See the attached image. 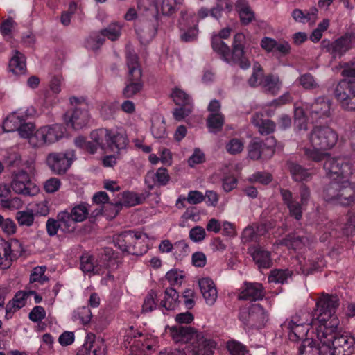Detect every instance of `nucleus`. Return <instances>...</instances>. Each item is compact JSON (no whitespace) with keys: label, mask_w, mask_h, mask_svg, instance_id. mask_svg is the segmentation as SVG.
<instances>
[{"label":"nucleus","mask_w":355,"mask_h":355,"mask_svg":"<svg viewBox=\"0 0 355 355\" xmlns=\"http://www.w3.org/2000/svg\"><path fill=\"white\" fill-rule=\"evenodd\" d=\"M338 306L336 296L322 294L311 314H296L287 319L282 328L293 342L318 340L322 343V352L325 355L340 354L343 352V347L352 343V339L348 341L341 336L340 340H334L339 335L340 321L335 314Z\"/></svg>","instance_id":"f257e3e1"},{"label":"nucleus","mask_w":355,"mask_h":355,"mask_svg":"<svg viewBox=\"0 0 355 355\" xmlns=\"http://www.w3.org/2000/svg\"><path fill=\"white\" fill-rule=\"evenodd\" d=\"M326 171L331 183L326 189L327 200L347 206L355 200V189L348 180L352 174V167L346 157H328L324 162Z\"/></svg>","instance_id":"f03ea898"},{"label":"nucleus","mask_w":355,"mask_h":355,"mask_svg":"<svg viewBox=\"0 0 355 355\" xmlns=\"http://www.w3.org/2000/svg\"><path fill=\"white\" fill-rule=\"evenodd\" d=\"M165 331L175 343L187 344L184 352H186L187 355L213 354L215 343L205 337L203 333L191 327L167 326Z\"/></svg>","instance_id":"7ed1b4c3"},{"label":"nucleus","mask_w":355,"mask_h":355,"mask_svg":"<svg viewBox=\"0 0 355 355\" xmlns=\"http://www.w3.org/2000/svg\"><path fill=\"white\" fill-rule=\"evenodd\" d=\"M338 139L337 132L329 126H316L309 135V146L304 147L308 158L320 162L329 156L328 150L333 148Z\"/></svg>","instance_id":"20e7f679"},{"label":"nucleus","mask_w":355,"mask_h":355,"mask_svg":"<svg viewBox=\"0 0 355 355\" xmlns=\"http://www.w3.org/2000/svg\"><path fill=\"white\" fill-rule=\"evenodd\" d=\"M146 239L147 235L144 233L128 231L116 235L112 241L121 252L138 256L147 251Z\"/></svg>","instance_id":"39448f33"},{"label":"nucleus","mask_w":355,"mask_h":355,"mask_svg":"<svg viewBox=\"0 0 355 355\" xmlns=\"http://www.w3.org/2000/svg\"><path fill=\"white\" fill-rule=\"evenodd\" d=\"M70 102L72 105L76 104L77 106L66 112L63 119L68 127L74 130H80L87 125L89 120L87 105L76 97H71Z\"/></svg>","instance_id":"423d86ee"},{"label":"nucleus","mask_w":355,"mask_h":355,"mask_svg":"<svg viewBox=\"0 0 355 355\" xmlns=\"http://www.w3.org/2000/svg\"><path fill=\"white\" fill-rule=\"evenodd\" d=\"M339 335L334 340H340V337H344L349 341L352 339V343L347 345V347H343V352L341 354H335V355H345L350 352V349L354 347L355 344L354 338L349 334L343 331L340 326H338ZM323 344L322 342H318V340H305L302 345L299 349V355H325L322 352Z\"/></svg>","instance_id":"0eeeda50"},{"label":"nucleus","mask_w":355,"mask_h":355,"mask_svg":"<svg viewBox=\"0 0 355 355\" xmlns=\"http://www.w3.org/2000/svg\"><path fill=\"white\" fill-rule=\"evenodd\" d=\"M10 186L16 193L25 196H34L38 191V188L31 182L29 175L24 170L12 172Z\"/></svg>","instance_id":"6e6552de"},{"label":"nucleus","mask_w":355,"mask_h":355,"mask_svg":"<svg viewBox=\"0 0 355 355\" xmlns=\"http://www.w3.org/2000/svg\"><path fill=\"white\" fill-rule=\"evenodd\" d=\"M336 98L340 101L343 108L355 110V80H342L335 90Z\"/></svg>","instance_id":"1a4fd4ad"},{"label":"nucleus","mask_w":355,"mask_h":355,"mask_svg":"<svg viewBox=\"0 0 355 355\" xmlns=\"http://www.w3.org/2000/svg\"><path fill=\"white\" fill-rule=\"evenodd\" d=\"M171 96L175 103L180 106L173 112L174 118L181 121L192 111L191 99L184 91L178 87L173 89Z\"/></svg>","instance_id":"9d476101"},{"label":"nucleus","mask_w":355,"mask_h":355,"mask_svg":"<svg viewBox=\"0 0 355 355\" xmlns=\"http://www.w3.org/2000/svg\"><path fill=\"white\" fill-rule=\"evenodd\" d=\"M66 128L62 124L44 126L34 133L39 144H50L64 137Z\"/></svg>","instance_id":"9b49d317"},{"label":"nucleus","mask_w":355,"mask_h":355,"mask_svg":"<svg viewBox=\"0 0 355 355\" xmlns=\"http://www.w3.org/2000/svg\"><path fill=\"white\" fill-rule=\"evenodd\" d=\"M124 337L125 347L129 348L131 352L135 355H138V352H144L146 349H150L151 345L149 342L144 343L146 336L135 329L133 327H130L125 330Z\"/></svg>","instance_id":"f8f14e48"},{"label":"nucleus","mask_w":355,"mask_h":355,"mask_svg":"<svg viewBox=\"0 0 355 355\" xmlns=\"http://www.w3.org/2000/svg\"><path fill=\"white\" fill-rule=\"evenodd\" d=\"M244 41L245 35L243 33H238L234 35L232 43V51H230V60L226 62L230 64L237 63L241 68L245 69L250 67V63L245 56Z\"/></svg>","instance_id":"ddd939ff"},{"label":"nucleus","mask_w":355,"mask_h":355,"mask_svg":"<svg viewBox=\"0 0 355 355\" xmlns=\"http://www.w3.org/2000/svg\"><path fill=\"white\" fill-rule=\"evenodd\" d=\"M46 162L50 169L56 174H64L70 168L72 158L69 153H51L46 159Z\"/></svg>","instance_id":"4468645a"},{"label":"nucleus","mask_w":355,"mask_h":355,"mask_svg":"<svg viewBox=\"0 0 355 355\" xmlns=\"http://www.w3.org/2000/svg\"><path fill=\"white\" fill-rule=\"evenodd\" d=\"M306 110H309V114L312 122L326 117L331 114V103L329 99L324 97H320L311 104H304Z\"/></svg>","instance_id":"2eb2a0df"},{"label":"nucleus","mask_w":355,"mask_h":355,"mask_svg":"<svg viewBox=\"0 0 355 355\" xmlns=\"http://www.w3.org/2000/svg\"><path fill=\"white\" fill-rule=\"evenodd\" d=\"M220 110V102L217 100L211 101L208 106L209 114L207 118V127L211 132L220 131L223 126L225 117Z\"/></svg>","instance_id":"dca6fc26"},{"label":"nucleus","mask_w":355,"mask_h":355,"mask_svg":"<svg viewBox=\"0 0 355 355\" xmlns=\"http://www.w3.org/2000/svg\"><path fill=\"white\" fill-rule=\"evenodd\" d=\"M232 30L230 28H223L218 34H214L211 37V46L213 50L218 53L225 62L230 60V48L222 40L230 37Z\"/></svg>","instance_id":"f3484780"},{"label":"nucleus","mask_w":355,"mask_h":355,"mask_svg":"<svg viewBox=\"0 0 355 355\" xmlns=\"http://www.w3.org/2000/svg\"><path fill=\"white\" fill-rule=\"evenodd\" d=\"M145 198L139 196L137 193L126 191L118 194L112 202V214L116 215L123 207H132L142 203Z\"/></svg>","instance_id":"a211bd4d"},{"label":"nucleus","mask_w":355,"mask_h":355,"mask_svg":"<svg viewBox=\"0 0 355 355\" xmlns=\"http://www.w3.org/2000/svg\"><path fill=\"white\" fill-rule=\"evenodd\" d=\"M182 0H162L159 7L157 0H141L138 3V6L144 7L146 10L153 9L154 12H161L163 15H170L175 9V6L181 3Z\"/></svg>","instance_id":"6ab92c4d"},{"label":"nucleus","mask_w":355,"mask_h":355,"mask_svg":"<svg viewBox=\"0 0 355 355\" xmlns=\"http://www.w3.org/2000/svg\"><path fill=\"white\" fill-rule=\"evenodd\" d=\"M198 286L206 304L214 305L218 298V291L214 281L209 277H202L198 280Z\"/></svg>","instance_id":"aec40b11"},{"label":"nucleus","mask_w":355,"mask_h":355,"mask_svg":"<svg viewBox=\"0 0 355 355\" xmlns=\"http://www.w3.org/2000/svg\"><path fill=\"white\" fill-rule=\"evenodd\" d=\"M264 296L262 285L259 283H245L239 295V299L243 300L256 301L261 300Z\"/></svg>","instance_id":"412c9836"},{"label":"nucleus","mask_w":355,"mask_h":355,"mask_svg":"<svg viewBox=\"0 0 355 355\" xmlns=\"http://www.w3.org/2000/svg\"><path fill=\"white\" fill-rule=\"evenodd\" d=\"M128 144V137L123 128H119L112 132V158H117L125 152Z\"/></svg>","instance_id":"4be33fe9"},{"label":"nucleus","mask_w":355,"mask_h":355,"mask_svg":"<svg viewBox=\"0 0 355 355\" xmlns=\"http://www.w3.org/2000/svg\"><path fill=\"white\" fill-rule=\"evenodd\" d=\"M355 44V35L347 34L335 40L330 45L334 56H341Z\"/></svg>","instance_id":"5701e85b"},{"label":"nucleus","mask_w":355,"mask_h":355,"mask_svg":"<svg viewBox=\"0 0 355 355\" xmlns=\"http://www.w3.org/2000/svg\"><path fill=\"white\" fill-rule=\"evenodd\" d=\"M210 15V10L205 7L200 8L197 13L191 10H187L182 12L181 24L197 25L200 20L207 17Z\"/></svg>","instance_id":"b1692460"},{"label":"nucleus","mask_w":355,"mask_h":355,"mask_svg":"<svg viewBox=\"0 0 355 355\" xmlns=\"http://www.w3.org/2000/svg\"><path fill=\"white\" fill-rule=\"evenodd\" d=\"M126 79H142V69L135 53H128L126 60Z\"/></svg>","instance_id":"393cba45"},{"label":"nucleus","mask_w":355,"mask_h":355,"mask_svg":"<svg viewBox=\"0 0 355 355\" xmlns=\"http://www.w3.org/2000/svg\"><path fill=\"white\" fill-rule=\"evenodd\" d=\"M250 254L259 268H268L271 266L272 259L269 251L261 247H255L250 249Z\"/></svg>","instance_id":"a878e982"},{"label":"nucleus","mask_w":355,"mask_h":355,"mask_svg":"<svg viewBox=\"0 0 355 355\" xmlns=\"http://www.w3.org/2000/svg\"><path fill=\"white\" fill-rule=\"evenodd\" d=\"M111 30L105 28L101 31L100 33H92L85 41V46L88 49L92 51L98 50L105 40V37L110 38Z\"/></svg>","instance_id":"bb28decb"},{"label":"nucleus","mask_w":355,"mask_h":355,"mask_svg":"<svg viewBox=\"0 0 355 355\" xmlns=\"http://www.w3.org/2000/svg\"><path fill=\"white\" fill-rule=\"evenodd\" d=\"M169 181V175L164 168H159L156 173L149 172L146 175L145 182L149 188H152L154 184L166 185Z\"/></svg>","instance_id":"cd10ccee"},{"label":"nucleus","mask_w":355,"mask_h":355,"mask_svg":"<svg viewBox=\"0 0 355 355\" xmlns=\"http://www.w3.org/2000/svg\"><path fill=\"white\" fill-rule=\"evenodd\" d=\"M92 140L102 150L111 147V134L107 129H98L90 133Z\"/></svg>","instance_id":"c85d7f7f"},{"label":"nucleus","mask_w":355,"mask_h":355,"mask_svg":"<svg viewBox=\"0 0 355 355\" xmlns=\"http://www.w3.org/2000/svg\"><path fill=\"white\" fill-rule=\"evenodd\" d=\"M252 121L261 135H268L275 129V123L269 119H263L261 113H256Z\"/></svg>","instance_id":"c756f323"},{"label":"nucleus","mask_w":355,"mask_h":355,"mask_svg":"<svg viewBox=\"0 0 355 355\" xmlns=\"http://www.w3.org/2000/svg\"><path fill=\"white\" fill-rule=\"evenodd\" d=\"M180 304L179 294L173 288L165 290L161 305L166 310H175Z\"/></svg>","instance_id":"7c9ffc66"},{"label":"nucleus","mask_w":355,"mask_h":355,"mask_svg":"<svg viewBox=\"0 0 355 355\" xmlns=\"http://www.w3.org/2000/svg\"><path fill=\"white\" fill-rule=\"evenodd\" d=\"M144 89V82L142 79H126L124 88L122 90L123 96L126 98H130L141 92Z\"/></svg>","instance_id":"2f4dec72"},{"label":"nucleus","mask_w":355,"mask_h":355,"mask_svg":"<svg viewBox=\"0 0 355 355\" xmlns=\"http://www.w3.org/2000/svg\"><path fill=\"white\" fill-rule=\"evenodd\" d=\"M14 255L12 254L11 245L3 240L0 241V266L2 269L10 267Z\"/></svg>","instance_id":"473e14b6"},{"label":"nucleus","mask_w":355,"mask_h":355,"mask_svg":"<svg viewBox=\"0 0 355 355\" xmlns=\"http://www.w3.org/2000/svg\"><path fill=\"white\" fill-rule=\"evenodd\" d=\"M304 105L303 106H294V126L297 131L306 130L308 124V118L304 112Z\"/></svg>","instance_id":"72a5a7b5"},{"label":"nucleus","mask_w":355,"mask_h":355,"mask_svg":"<svg viewBox=\"0 0 355 355\" xmlns=\"http://www.w3.org/2000/svg\"><path fill=\"white\" fill-rule=\"evenodd\" d=\"M57 218L60 222V229L66 233H72L76 228L77 222L69 214L68 211H64L58 213Z\"/></svg>","instance_id":"f704fd0d"},{"label":"nucleus","mask_w":355,"mask_h":355,"mask_svg":"<svg viewBox=\"0 0 355 355\" xmlns=\"http://www.w3.org/2000/svg\"><path fill=\"white\" fill-rule=\"evenodd\" d=\"M267 232L266 225L262 224L257 227H247L243 232L242 239L245 242L256 241L259 236Z\"/></svg>","instance_id":"c9c22d12"},{"label":"nucleus","mask_w":355,"mask_h":355,"mask_svg":"<svg viewBox=\"0 0 355 355\" xmlns=\"http://www.w3.org/2000/svg\"><path fill=\"white\" fill-rule=\"evenodd\" d=\"M10 71L15 74H22L25 72L26 60L24 55L18 51H15V55L9 62Z\"/></svg>","instance_id":"e433bc0d"},{"label":"nucleus","mask_w":355,"mask_h":355,"mask_svg":"<svg viewBox=\"0 0 355 355\" xmlns=\"http://www.w3.org/2000/svg\"><path fill=\"white\" fill-rule=\"evenodd\" d=\"M281 195L283 200L287 204L291 215L297 220L300 219L302 216V208L297 202L291 200V193L288 190L282 189Z\"/></svg>","instance_id":"4c0bfd02"},{"label":"nucleus","mask_w":355,"mask_h":355,"mask_svg":"<svg viewBox=\"0 0 355 355\" xmlns=\"http://www.w3.org/2000/svg\"><path fill=\"white\" fill-rule=\"evenodd\" d=\"M109 196L106 192L98 191L96 193L92 198V202L93 203L98 205L99 207L92 211V216L93 217H96L103 214L104 205L107 204L109 202Z\"/></svg>","instance_id":"58836bf2"},{"label":"nucleus","mask_w":355,"mask_h":355,"mask_svg":"<svg viewBox=\"0 0 355 355\" xmlns=\"http://www.w3.org/2000/svg\"><path fill=\"white\" fill-rule=\"evenodd\" d=\"M268 315L263 309L258 304H254L249 313V319L250 322L258 321V327L263 325L267 320Z\"/></svg>","instance_id":"ea45409f"},{"label":"nucleus","mask_w":355,"mask_h":355,"mask_svg":"<svg viewBox=\"0 0 355 355\" xmlns=\"http://www.w3.org/2000/svg\"><path fill=\"white\" fill-rule=\"evenodd\" d=\"M291 275L292 272L288 270L275 269L270 272L268 282L283 284L287 282Z\"/></svg>","instance_id":"a19ab883"},{"label":"nucleus","mask_w":355,"mask_h":355,"mask_svg":"<svg viewBox=\"0 0 355 355\" xmlns=\"http://www.w3.org/2000/svg\"><path fill=\"white\" fill-rule=\"evenodd\" d=\"M76 355H105V348L94 342H87L79 349Z\"/></svg>","instance_id":"79ce46f5"},{"label":"nucleus","mask_w":355,"mask_h":355,"mask_svg":"<svg viewBox=\"0 0 355 355\" xmlns=\"http://www.w3.org/2000/svg\"><path fill=\"white\" fill-rule=\"evenodd\" d=\"M89 205L85 202H82L73 207L69 214L73 216L74 220L77 223L83 222L89 216Z\"/></svg>","instance_id":"37998d69"},{"label":"nucleus","mask_w":355,"mask_h":355,"mask_svg":"<svg viewBox=\"0 0 355 355\" xmlns=\"http://www.w3.org/2000/svg\"><path fill=\"white\" fill-rule=\"evenodd\" d=\"M262 86L271 94H276L282 87V83L278 76L269 75L264 78Z\"/></svg>","instance_id":"c03bdc74"},{"label":"nucleus","mask_w":355,"mask_h":355,"mask_svg":"<svg viewBox=\"0 0 355 355\" xmlns=\"http://www.w3.org/2000/svg\"><path fill=\"white\" fill-rule=\"evenodd\" d=\"M307 239L304 237H300L296 235H289L288 237L284 239L281 243L285 245L288 248H292L295 250H300L306 245Z\"/></svg>","instance_id":"a18cd8bd"},{"label":"nucleus","mask_w":355,"mask_h":355,"mask_svg":"<svg viewBox=\"0 0 355 355\" xmlns=\"http://www.w3.org/2000/svg\"><path fill=\"white\" fill-rule=\"evenodd\" d=\"M151 132L157 139H163L166 136V125L163 118L157 117L153 121Z\"/></svg>","instance_id":"49530a36"},{"label":"nucleus","mask_w":355,"mask_h":355,"mask_svg":"<svg viewBox=\"0 0 355 355\" xmlns=\"http://www.w3.org/2000/svg\"><path fill=\"white\" fill-rule=\"evenodd\" d=\"M189 252V247L186 241L180 240L174 243L173 254L176 259H182Z\"/></svg>","instance_id":"de8ad7c7"},{"label":"nucleus","mask_w":355,"mask_h":355,"mask_svg":"<svg viewBox=\"0 0 355 355\" xmlns=\"http://www.w3.org/2000/svg\"><path fill=\"white\" fill-rule=\"evenodd\" d=\"M22 123V119L15 115H9L3 123V128L6 132L18 130Z\"/></svg>","instance_id":"09e8293b"},{"label":"nucleus","mask_w":355,"mask_h":355,"mask_svg":"<svg viewBox=\"0 0 355 355\" xmlns=\"http://www.w3.org/2000/svg\"><path fill=\"white\" fill-rule=\"evenodd\" d=\"M289 170L293 178L295 181H303L309 177V172L297 164L291 163L289 164Z\"/></svg>","instance_id":"8fccbe9b"},{"label":"nucleus","mask_w":355,"mask_h":355,"mask_svg":"<svg viewBox=\"0 0 355 355\" xmlns=\"http://www.w3.org/2000/svg\"><path fill=\"white\" fill-rule=\"evenodd\" d=\"M263 152L262 144L257 138L253 139L248 146V156L252 159H258Z\"/></svg>","instance_id":"3c124183"},{"label":"nucleus","mask_w":355,"mask_h":355,"mask_svg":"<svg viewBox=\"0 0 355 355\" xmlns=\"http://www.w3.org/2000/svg\"><path fill=\"white\" fill-rule=\"evenodd\" d=\"M46 266H37L33 268L30 275V283L39 282L44 284L49 280V277L44 275Z\"/></svg>","instance_id":"603ef678"},{"label":"nucleus","mask_w":355,"mask_h":355,"mask_svg":"<svg viewBox=\"0 0 355 355\" xmlns=\"http://www.w3.org/2000/svg\"><path fill=\"white\" fill-rule=\"evenodd\" d=\"M227 347L231 355H247L246 347L241 343L234 340L227 342Z\"/></svg>","instance_id":"864d4df0"},{"label":"nucleus","mask_w":355,"mask_h":355,"mask_svg":"<svg viewBox=\"0 0 355 355\" xmlns=\"http://www.w3.org/2000/svg\"><path fill=\"white\" fill-rule=\"evenodd\" d=\"M263 73L261 66L257 63L254 64L252 74L248 80L249 84L253 87L259 85H263Z\"/></svg>","instance_id":"5fc2aeb1"},{"label":"nucleus","mask_w":355,"mask_h":355,"mask_svg":"<svg viewBox=\"0 0 355 355\" xmlns=\"http://www.w3.org/2000/svg\"><path fill=\"white\" fill-rule=\"evenodd\" d=\"M299 264V268L297 269V272H302L304 275H308L312 271L316 270L317 266L313 261L306 260V258H299L296 260Z\"/></svg>","instance_id":"6e6d98bb"},{"label":"nucleus","mask_w":355,"mask_h":355,"mask_svg":"<svg viewBox=\"0 0 355 355\" xmlns=\"http://www.w3.org/2000/svg\"><path fill=\"white\" fill-rule=\"evenodd\" d=\"M184 278L183 271L171 269L166 274V279L171 285H180Z\"/></svg>","instance_id":"4d7b16f0"},{"label":"nucleus","mask_w":355,"mask_h":355,"mask_svg":"<svg viewBox=\"0 0 355 355\" xmlns=\"http://www.w3.org/2000/svg\"><path fill=\"white\" fill-rule=\"evenodd\" d=\"M329 26V20L327 19H323L312 32L310 36L311 40L313 42H318L321 39L322 33L328 28Z\"/></svg>","instance_id":"13d9d810"},{"label":"nucleus","mask_w":355,"mask_h":355,"mask_svg":"<svg viewBox=\"0 0 355 355\" xmlns=\"http://www.w3.org/2000/svg\"><path fill=\"white\" fill-rule=\"evenodd\" d=\"M272 180V175L266 172H257L248 178V181L252 183L259 182L262 184H268Z\"/></svg>","instance_id":"bf43d9fd"},{"label":"nucleus","mask_w":355,"mask_h":355,"mask_svg":"<svg viewBox=\"0 0 355 355\" xmlns=\"http://www.w3.org/2000/svg\"><path fill=\"white\" fill-rule=\"evenodd\" d=\"M243 141L237 138L230 139L226 144L227 151L232 155L240 153L243 150Z\"/></svg>","instance_id":"052dcab7"},{"label":"nucleus","mask_w":355,"mask_h":355,"mask_svg":"<svg viewBox=\"0 0 355 355\" xmlns=\"http://www.w3.org/2000/svg\"><path fill=\"white\" fill-rule=\"evenodd\" d=\"M205 230L201 226H196L191 228L189 233V239L194 243H200L206 237Z\"/></svg>","instance_id":"680f3d73"},{"label":"nucleus","mask_w":355,"mask_h":355,"mask_svg":"<svg viewBox=\"0 0 355 355\" xmlns=\"http://www.w3.org/2000/svg\"><path fill=\"white\" fill-rule=\"evenodd\" d=\"M80 268L85 272H94V258L88 254H83L80 257Z\"/></svg>","instance_id":"e2e57ef3"},{"label":"nucleus","mask_w":355,"mask_h":355,"mask_svg":"<svg viewBox=\"0 0 355 355\" xmlns=\"http://www.w3.org/2000/svg\"><path fill=\"white\" fill-rule=\"evenodd\" d=\"M16 218L20 225L31 226L34 220L33 214L31 211H18Z\"/></svg>","instance_id":"0e129e2a"},{"label":"nucleus","mask_w":355,"mask_h":355,"mask_svg":"<svg viewBox=\"0 0 355 355\" xmlns=\"http://www.w3.org/2000/svg\"><path fill=\"white\" fill-rule=\"evenodd\" d=\"M300 84L306 89H314L318 86L313 77L309 73L301 76L299 78Z\"/></svg>","instance_id":"69168bd1"},{"label":"nucleus","mask_w":355,"mask_h":355,"mask_svg":"<svg viewBox=\"0 0 355 355\" xmlns=\"http://www.w3.org/2000/svg\"><path fill=\"white\" fill-rule=\"evenodd\" d=\"M195 297L196 293L193 289L187 288L183 292L182 297L184 299V305L187 309H191L194 306Z\"/></svg>","instance_id":"338daca9"},{"label":"nucleus","mask_w":355,"mask_h":355,"mask_svg":"<svg viewBox=\"0 0 355 355\" xmlns=\"http://www.w3.org/2000/svg\"><path fill=\"white\" fill-rule=\"evenodd\" d=\"M29 319L33 322L41 321L46 317V311L42 306H36L29 313Z\"/></svg>","instance_id":"774afa93"}]
</instances>
